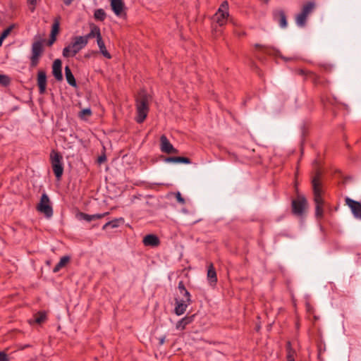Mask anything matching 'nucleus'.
<instances>
[{
	"mask_svg": "<svg viewBox=\"0 0 361 361\" xmlns=\"http://www.w3.org/2000/svg\"><path fill=\"white\" fill-rule=\"evenodd\" d=\"M322 171L319 167L315 168L314 175L312 178V185L314 194V202L315 203V216L317 219H322L324 214V200L322 197V183L321 178Z\"/></svg>",
	"mask_w": 361,
	"mask_h": 361,
	"instance_id": "1",
	"label": "nucleus"
},
{
	"mask_svg": "<svg viewBox=\"0 0 361 361\" xmlns=\"http://www.w3.org/2000/svg\"><path fill=\"white\" fill-rule=\"evenodd\" d=\"M136 113L135 121L137 123H142L146 119L149 111V95L145 91L142 90L139 92L136 98Z\"/></svg>",
	"mask_w": 361,
	"mask_h": 361,
	"instance_id": "2",
	"label": "nucleus"
},
{
	"mask_svg": "<svg viewBox=\"0 0 361 361\" xmlns=\"http://www.w3.org/2000/svg\"><path fill=\"white\" fill-rule=\"evenodd\" d=\"M86 44L80 36L72 39L71 44L63 49V56L65 58L75 56Z\"/></svg>",
	"mask_w": 361,
	"mask_h": 361,
	"instance_id": "3",
	"label": "nucleus"
},
{
	"mask_svg": "<svg viewBox=\"0 0 361 361\" xmlns=\"http://www.w3.org/2000/svg\"><path fill=\"white\" fill-rule=\"evenodd\" d=\"M50 161L56 179L58 180H61L63 173L62 155L58 151L53 149L50 153Z\"/></svg>",
	"mask_w": 361,
	"mask_h": 361,
	"instance_id": "4",
	"label": "nucleus"
},
{
	"mask_svg": "<svg viewBox=\"0 0 361 361\" xmlns=\"http://www.w3.org/2000/svg\"><path fill=\"white\" fill-rule=\"evenodd\" d=\"M32 54L30 56V67H36L40 60L44 52L42 42L40 40L35 41L32 44Z\"/></svg>",
	"mask_w": 361,
	"mask_h": 361,
	"instance_id": "5",
	"label": "nucleus"
},
{
	"mask_svg": "<svg viewBox=\"0 0 361 361\" xmlns=\"http://www.w3.org/2000/svg\"><path fill=\"white\" fill-rule=\"evenodd\" d=\"M228 17V4L227 1L221 3L216 13L214 14L213 19L219 26H223L227 22Z\"/></svg>",
	"mask_w": 361,
	"mask_h": 361,
	"instance_id": "6",
	"label": "nucleus"
},
{
	"mask_svg": "<svg viewBox=\"0 0 361 361\" xmlns=\"http://www.w3.org/2000/svg\"><path fill=\"white\" fill-rule=\"evenodd\" d=\"M38 212L44 214L46 217L50 218L53 215V209L51 205L50 200L46 193L41 196L40 201L37 206Z\"/></svg>",
	"mask_w": 361,
	"mask_h": 361,
	"instance_id": "7",
	"label": "nucleus"
},
{
	"mask_svg": "<svg viewBox=\"0 0 361 361\" xmlns=\"http://www.w3.org/2000/svg\"><path fill=\"white\" fill-rule=\"evenodd\" d=\"M292 212L293 214L297 216H302L306 207L307 205V201L305 196H298L297 199L292 201Z\"/></svg>",
	"mask_w": 361,
	"mask_h": 361,
	"instance_id": "8",
	"label": "nucleus"
},
{
	"mask_svg": "<svg viewBox=\"0 0 361 361\" xmlns=\"http://www.w3.org/2000/svg\"><path fill=\"white\" fill-rule=\"evenodd\" d=\"M61 16H58L54 19V23L51 27L50 37L47 42V46H51L56 40V35L59 32L60 29Z\"/></svg>",
	"mask_w": 361,
	"mask_h": 361,
	"instance_id": "9",
	"label": "nucleus"
},
{
	"mask_svg": "<svg viewBox=\"0 0 361 361\" xmlns=\"http://www.w3.org/2000/svg\"><path fill=\"white\" fill-rule=\"evenodd\" d=\"M345 202L350 208L353 216L357 219H361V203L350 197H346Z\"/></svg>",
	"mask_w": 361,
	"mask_h": 361,
	"instance_id": "10",
	"label": "nucleus"
},
{
	"mask_svg": "<svg viewBox=\"0 0 361 361\" xmlns=\"http://www.w3.org/2000/svg\"><path fill=\"white\" fill-rule=\"evenodd\" d=\"M47 73L44 70H39L37 75V84L39 88V93L44 94L47 90Z\"/></svg>",
	"mask_w": 361,
	"mask_h": 361,
	"instance_id": "11",
	"label": "nucleus"
},
{
	"mask_svg": "<svg viewBox=\"0 0 361 361\" xmlns=\"http://www.w3.org/2000/svg\"><path fill=\"white\" fill-rule=\"evenodd\" d=\"M161 142V150L163 152L167 154H176L178 153V149L173 147L172 144L169 142L168 138L165 135H162L160 137Z\"/></svg>",
	"mask_w": 361,
	"mask_h": 361,
	"instance_id": "12",
	"label": "nucleus"
},
{
	"mask_svg": "<svg viewBox=\"0 0 361 361\" xmlns=\"http://www.w3.org/2000/svg\"><path fill=\"white\" fill-rule=\"evenodd\" d=\"M110 5L112 11L117 16H125L126 13L124 12L125 4L123 0H110Z\"/></svg>",
	"mask_w": 361,
	"mask_h": 361,
	"instance_id": "13",
	"label": "nucleus"
},
{
	"mask_svg": "<svg viewBox=\"0 0 361 361\" xmlns=\"http://www.w3.org/2000/svg\"><path fill=\"white\" fill-rule=\"evenodd\" d=\"M90 32L84 36H80L86 45L87 44L88 40L90 39H92L94 37H96L97 39L99 36L102 35L100 28L97 25L92 23V24H90Z\"/></svg>",
	"mask_w": 361,
	"mask_h": 361,
	"instance_id": "14",
	"label": "nucleus"
},
{
	"mask_svg": "<svg viewBox=\"0 0 361 361\" xmlns=\"http://www.w3.org/2000/svg\"><path fill=\"white\" fill-rule=\"evenodd\" d=\"M52 74L57 81L63 80L62 62L60 59H56L52 64Z\"/></svg>",
	"mask_w": 361,
	"mask_h": 361,
	"instance_id": "15",
	"label": "nucleus"
},
{
	"mask_svg": "<svg viewBox=\"0 0 361 361\" xmlns=\"http://www.w3.org/2000/svg\"><path fill=\"white\" fill-rule=\"evenodd\" d=\"M191 303H188L185 302V300H178L177 298L175 299V309L174 312L176 314L180 316L185 313L186 309L189 305Z\"/></svg>",
	"mask_w": 361,
	"mask_h": 361,
	"instance_id": "16",
	"label": "nucleus"
},
{
	"mask_svg": "<svg viewBox=\"0 0 361 361\" xmlns=\"http://www.w3.org/2000/svg\"><path fill=\"white\" fill-rule=\"evenodd\" d=\"M274 19L279 23V25L282 28L287 27L288 23L286 16L283 10H277L273 13Z\"/></svg>",
	"mask_w": 361,
	"mask_h": 361,
	"instance_id": "17",
	"label": "nucleus"
},
{
	"mask_svg": "<svg viewBox=\"0 0 361 361\" xmlns=\"http://www.w3.org/2000/svg\"><path fill=\"white\" fill-rule=\"evenodd\" d=\"M142 243L145 246L157 247L160 244V240L154 234H148L144 237Z\"/></svg>",
	"mask_w": 361,
	"mask_h": 361,
	"instance_id": "18",
	"label": "nucleus"
},
{
	"mask_svg": "<svg viewBox=\"0 0 361 361\" xmlns=\"http://www.w3.org/2000/svg\"><path fill=\"white\" fill-rule=\"evenodd\" d=\"M207 279L210 284H216L217 282L216 271L212 262L209 263L207 267Z\"/></svg>",
	"mask_w": 361,
	"mask_h": 361,
	"instance_id": "19",
	"label": "nucleus"
},
{
	"mask_svg": "<svg viewBox=\"0 0 361 361\" xmlns=\"http://www.w3.org/2000/svg\"><path fill=\"white\" fill-rule=\"evenodd\" d=\"M109 214V212H105V213H103V214H92V215H90V214H85V213H83V212H80L78 214V216H80V218L81 219H83L86 221H94V220H97V219H102L106 216H107L108 214Z\"/></svg>",
	"mask_w": 361,
	"mask_h": 361,
	"instance_id": "20",
	"label": "nucleus"
},
{
	"mask_svg": "<svg viewBox=\"0 0 361 361\" xmlns=\"http://www.w3.org/2000/svg\"><path fill=\"white\" fill-rule=\"evenodd\" d=\"M47 315L46 312L39 311L34 314V319H30L29 323L30 324H42L44 323L47 321Z\"/></svg>",
	"mask_w": 361,
	"mask_h": 361,
	"instance_id": "21",
	"label": "nucleus"
},
{
	"mask_svg": "<svg viewBox=\"0 0 361 361\" xmlns=\"http://www.w3.org/2000/svg\"><path fill=\"white\" fill-rule=\"evenodd\" d=\"M97 44H98V47L99 48V52L106 59H111V55L110 54V53L107 51L106 48V46H105V44H104V42L102 39V35L99 36L97 39Z\"/></svg>",
	"mask_w": 361,
	"mask_h": 361,
	"instance_id": "22",
	"label": "nucleus"
},
{
	"mask_svg": "<svg viewBox=\"0 0 361 361\" xmlns=\"http://www.w3.org/2000/svg\"><path fill=\"white\" fill-rule=\"evenodd\" d=\"M178 289L181 295L185 297V302L188 303H192L191 295L188 290L185 288L183 281H179L178 285Z\"/></svg>",
	"mask_w": 361,
	"mask_h": 361,
	"instance_id": "23",
	"label": "nucleus"
},
{
	"mask_svg": "<svg viewBox=\"0 0 361 361\" xmlns=\"http://www.w3.org/2000/svg\"><path fill=\"white\" fill-rule=\"evenodd\" d=\"M124 223V219L123 217L118 219H114L111 221L106 223L103 226L102 229L106 230L107 228L110 227L111 228H116L120 226V225Z\"/></svg>",
	"mask_w": 361,
	"mask_h": 361,
	"instance_id": "24",
	"label": "nucleus"
},
{
	"mask_svg": "<svg viewBox=\"0 0 361 361\" xmlns=\"http://www.w3.org/2000/svg\"><path fill=\"white\" fill-rule=\"evenodd\" d=\"M65 75L67 82L72 87H76L77 82L72 71L68 66L65 67Z\"/></svg>",
	"mask_w": 361,
	"mask_h": 361,
	"instance_id": "25",
	"label": "nucleus"
},
{
	"mask_svg": "<svg viewBox=\"0 0 361 361\" xmlns=\"http://www.w3.org/2000/svg\"><path fill=\"white\" fill-rule=\"evenodd\" d=\"M194 315L190 317H185L183 319H181L180 321H178L176 324V329L183 330L185 329V326L190 324L193 321Z\"/></svg>",
	"mask_w": 361,
	"mask_h": 361,
	"instance_id": "26",
	"label": "nucleus"
},
{
	"mask_svg": "<svg viewBox=\"0 0 361 361\" xmlns=\"http://www.w3.org/2000/svg\"><path fill=\"white\" fill-rule=\"evenodd\" d=\"M69 256H63L60 259L59 263L56 264V266L53 269V272L56 273L61 270L63 267H64L67 263L70 262Z\"/></svg>",
	"mask_w": 361,
	"mask_h": 361,
	"instance_id": "27",
	"label": "nucleus"
},
{
	"mask_svg": "<svg viewBox=\"0 0 361 361\" xmlns=\"http://www.w3.org/2000/svg\"><path fill=\"white\" fill-rule=\"evenodd\" d=\"M295 72L298 75L304 76L305 80H307L308 78H312L314 80L317 79V75L311 71H308L304 69H296Z\"/></svg>",
	"mask_w": 361,
	"mask_h": 361,
	"instance_id": "28",
	"label": "nucleus"
},
{
	"mask_svg": "<svg viewBox=\"0 0 361 361\" xmlns=\"http://www.w3.org/2000/svg\"><path fill=\"white\" fill-rule=\"evenodd\" d=\"M315 4L314 2L308 1L306 2L302 8L300 12L308 16L314 10Z\"/></svg>",
	"mask_w": 361,
	"mask_h": 361,
	"instance_id": "29",
	"label": "nucleus"
},
{
	"mask_svg": "<svg viewBox=\"0 0 361 361\" xmlns=\"http://www.w3.org/2000/svg\"><path fill=\"white\" fill-rule=\"evenodd\" d=\"M307 18V16L306 15H305L302 12H300L295 16L296 24L300 27H304L306 25Z\"/></svg>",
	"mask_w": 361,
	"mask_h": 361,
	"instance_id": "30",
	"label": "nucleus"
},
{
	"mask_svg": "<svg viewBox=\"0 0 361 361\" xmlns=\"http://www.w3.org/2000/svg\"><path fill=\"white\" fill-rule=\"evenodd\" d=\"M106 16V13L102 8L95 10L94 17L96 20L104 21Z\"/></svg>",
	"mask_w": 361,
	"mask_h": 361,
	"instance_id": "31",
	"label": "nucleus"
},
{
	"mask_svg": "<svg viewBox=\"0 0 361 361\" xmlns=\"http://www.w3.org/2000/svg\"><path fill=\"white\" fill-rule=\"evenodd\" d=\"M286 351H287L286 360L295 359L294 356H295V352L293 350V348H292L291 343L290 341H288L286 343Z\"/></svg>",
	"mask_w": 361,
	"mask_h": 361,
	"instance_id": "32",
	"label": "nucleus"
},
{
	"mask_svg": "<svg viewBox=\"0 0 361 361\" xmlns=\"http://www.w3.org/2000/svg\"><path fill=\"white\" fill-rule=\"evenodd\" d=\"M11 83V79L8 75L0 74V85L4 87L8 86Z\"/></svg>",
	"mask_w": 361,
	"mask_h": 361,
	"instance_id": "33",
	"label": "nucleus"
},
{
	"mask_svg": "<svg viewBox=\"0 0 361 361\" xmlns=\"http://www.w3.org/2000/svg\"><path fill=\"white\" fill-rule=\"evenodd\" d=\"M15 27V24H11L10 26H8L6 29H5L1 34L0 36L6 39L8 35L11 33L12 30Z\"/></svg>",
	"mask_w": 361,
	"mask_h": 361,
	"instance_id": "34",
	"label": "nucleus"
},
{
	"mask_svg": "<svg viewBox=\"0 0 361 361\" xmlns=\"http://www.w3.org/2000/svg\"><path fill=\"white\" fill-rule=\"evenodd\" d=\"M176 163L190 164V159L185 157H176Z\"/></svg>",
	"mask_w": 361,
	"mask_h": 361,
	"instance_id": "35",
	"label": "nucleus"
},
{
	"mask_svg": "<svg viewBox=\"0 0 361 361\" xmlns=\"http://www.w3.org/2000/svg\"><path fill=\"white\" fill-rule=\"evenodd\" d=\"M255 47L257 49H261L262 51H263L265 53H270V47H267V46H265V45H262V44H256L255 45Z\"/></svg>",
	"mask_w": 361,
	"mask_h": 361,
	"instance_id": "36",
	"label": "nucleus"
},
{
	"mask_svg": "<svg viewBox=\"0 0 361 361\" xmlns=\"http://www.w3.org/2000/svg\"><path fill=\"white\" fill-rule=\"evenodd\" d=\"M92 115V111L90 108L84 109L80 112V117L82 118L84 116H90Z\"/></svg>",
	"mask_w": 361,
	"mask_h": 361,
	"instance_id": "37",
	"label": "nucleus"
},
{
	"mask_svg": "<svg viewBox=\"0 0 361 361\" xmlns=\"http://www.w3.org/2000/svg\"><path fill=\"white\" fill-rule=\"evenodd\" d=\"M176 200L180 203L181 204H184L185 203V199L182 197L180 192H176L175 193Z\"/></svg>",
	"mask_w": 361,
	"mask_h": 361,
	"instance_id": "38",
	"label": "nucleus"
},
{
	"mask_svg": "<svg viewBox=\"0 0 361 361\" xmlns=\"http://www.w3.org/2000/svg\"><path fill=\"white\" fill-rule=\"evenodd\" d=\"M27 3L31 6V7H30V9L32 12H33L35 9V7H36V5L37 4V0H27Z\"/></svg>",
	"mask_w": 361,
	"mask_h": 361,
	"instance_id": "39",
	"label": "nucleus"
},
{
	"mask_svg": "<svg viewBox=\"0 0 361 361\" xmlns=\"http://www.w3.org/2000/svg\"><path fill=\"white\" fill-rule=\"evenodd\" d=\"M0 361H9L8 355L4 352H0Z\"/></svg>",
	"mask_w": 361,
	"mask_h": 361,
	"instance_id": "40",
	"label": "nucleus"
},
{
	"mask_svg": "<svg viewBox=\"0 0 361 361\" xmlns=\"http://www.w3.org/2000/svg\"><path fill=\"white\" fill-rule=\"evenodd\" d=\"M106 157L105 154H103L98 157L97 162L99 164H101L104 163V161H106Z\"/></svg>",
	"mask_w": 361,
	"mask_h": 361,
	"instance_id": "41",
	"label": "nucleus"
},
{
	"mask_svg": "<svg viewBox=\"0 0 361 361\" xmlns=\"http://www.w3.org/2000/svg\"><path fill=\"white\" fill-rule=\"evenodd\" d=\"M97 54V51H88V53H87L85 55V58H90L92 56H95Z\"/></svg>",
	"mask_w": 361,
	"mask_h": 361,
	"instance_id": "42",
	"label": "nucleus"
},
{
	"mask_svg": "<svg viewBox=\"0 0 361 361\" xmlns=\"http://www.w3.org/2000/svg\"><path fill=\"white\" fill-rule=\"evenodd\" d=\"M164 161L166 162H173V163H176V157H166Z\"/></svg>",
	"mask_w": 361,
	"mask_h": 361,
	"instance_id": "43",
	"label": "nucleus"
},
{
	"mask_svg": "<svg viewBox=\"0 0 361 361\" xmlns=\"http://www.w3.org/2000/svg\"><path fill=\"white\" fill-rule=\"evenodd\" d=\"M66 6H70L74 0H62Z\"/></svg>",
	"mask_w": 361,
	"mask_h": 361,
	"instance_id": "44",
	"label": "nucleus"
},
{
	"mask_svg": "<svg viewBox=\"0 0 361 361\" xmlns=\"http://www.w3.org/2000/svg\"><path fill=\"white\" fill-rule=\"evenodd\" d=\"M164 341H165V336H163L159 338V344L160 345H163L164 343Z\"/></svg>",
	"mask_w": 361,
	"mask_h": 361,
	"instance_id": "45",
	"label": "nucleus"
},
{
	"mask_svg": "<svg viewBox=\"0 0 361 361\" xmlns=\"http://www.w3.org/2000/svg\"><path fill=\"white\" fill-rule=\"evenodd\" d=\"M312 82L314 83V84H317V81L319 80V77L317 75V79L316 80H314L312 78H310Z\"/></svg>",
	"mask_w": 361,
	"mask_h": 361,
	"instance_id": "46",
	"label": "nucleus"
},
{
	"mask_svg": "<svg viewBox=\"0 0 361 361\" xmlns=\"http://www.w3.org/2000/svg\"><path fill=\"white\" fill-rule=\"evenodd\" d=\"M4 40V38L0 36V47L2 45L3 41Z\"/></svg>",
	"mask_w": 361,
	"mask_h": 361,
	"instance_id": "47",
	"label": "nucleus"
},
{
	"mask_svg": "<svg viewBox=\"0 0 361 361\" xmlns=\"http://www.w3.org/2000/svg\"><path fill=\"white\" fill-rule=\"evenodd\" d=\"M287 361H295V359H289V360H287Z\"/></svg>",
	"mask_w": 361,
	"mask_h": 361,
	"instance_id": "48",
	"label": "nucleus"
},
{
	"mask_svg": "<svg viewBox=\"0 0 361 361\" xmlns=\"http://www.w3.org/2000/svg\"><path fill=\"white\" fill-rule=\"evenodd\" d=\"M269 0H265V1L267 3Z\"/></svg>",
	"mask_w": 361,
	"mask_h": 361,
	"instance_id": "49",
	"label": "nucleus"
}]
</instances>
